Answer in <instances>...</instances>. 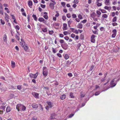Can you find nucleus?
<instances>
[{
	"label": "nucleus",
	"instance_id": "nucleus-13",
	"mask_svg": "<svg viewBox=\"0 0 120 120\" xmlns=\"http://www.w3.org/2000/svg\"><path fill=\"white\" fill-rule=\"evenodd\" d=\"M104 8L105 9L108 10L109 11L111 9V7L110 6H106Z\"/></svg>",
	"mask_w": 120,
	"mask_h": 120
},
{
	"label": "nucleus",
	"instance_id": "nucleus-26",
	"mask_svg": "<svg viewBox=\"0 0 120 120\" xmlns=\"http://www.w3.org/2000/svg\"><path fill=\"white\" fill-rule=\"evenodd\" d=\"M98 30L97 29V30H96L95 31H93L92 30V32L93 33L95 34H98Z\"/></svg>",
	"mask_w": 120,
	"mask_h": 120
},
{
	"label": "nucleus",
	"instance_id": "nucleus-25",
	"mask_svg": "<svg viewBox=\"0 0 120 120\" xmlns=\"http://www.w3.org/2000/svg\"><path fill=\"white\" fill-rule=\"evenodd\" d=\"M52 52L54 53H55L57 51V50H56V49L53 48H52Z\"/></svg>",
	"mask_w": 120,
	"mask_h": 120
},
{
	"label": "nucleus",
	"instance_id": "nucleus-41",
	"mask_svg": "<svg viewBox=\"0 0 120 120\" xmlns=\"http://www.w3.org/2000/svg\"><path fill=\"white\" fill-rule=\"evenodd\" d=\"M96 13L99 15H100L101 14V12L100 11L98 10L97 11Z\"/></svg>",
	"mask_w": 120,
	"mask_h": 120
},
{
	"label": "nucleus",
	"instance_id": "nucleus-33",
	"mask_svg": "<svg viewBox=\"0 0 120 120\" xmlns=\"http://www.w3.org/2000/svg\"><path fill=\"white\" fill-rule=\"evenodd\" d=\"M69 96L72 98H74V97L73 95V94L72 93H70Z\"/></svg>",
	"mask_w": 120,
	"mask_h": 120
},
{
	"label": "nucleus",
	"instance_id": "nucleus-32",
	"mask_svg": "<svg viewBox=\"0 0 120 120\" xmlns=\"http://www.w3.org/2000/svg\"><path fill=\"white\" fill-rule=\"evenodd\" d=\"M100 10L103 13H105L107 12L104 9H100Z\"/></svg>",
	"mask_w": 120,
	"mask_h": 120
},
{
	"label": "nucleus",
	"instance_id": "nucleus-10",
	"mask_svg": "<svg viewBox=\"0 0 120 120\" xmlns=\"http://www.w3.org/2000/svg\"><path fill=\"white\" fill-rule=\"evenodd\" d=\"M49 6L52 9H54V4L52 3H50L49 4Z\"/></svg>",
	"mask_w": 120,
	"mask_h": 120
},
{
	"label": "nucleus",
	"instance_id": "nucleus-2",
	"mask_svg": "<svg viewBox=\"0 0 120 120\" xmlns=\"http://www.w3.org/2000/svg\"><path fill=\"white\" fill-rule=\"evenodd\" d=\"M119 80V79H117L116 78H115L113 79L110 82V86L108 87L107 89L110 87H112L115 86L117 82Z\"/></svg>",
	"mask_w": 120,
	"mask_h": 120
},
{
	"label": "nucleus",
	"instance_id": "nucleus-14",
	"mask_svg": "<svg viewBox=\"0 0 120 120\" xmlns=\"http://www.w3.org/2000/svg\"><path fill=\"white\" fill-rule=\"evenodd\" d=\"M32 106L33 108H37L38 107V106L37 104H33L32 105Z\"/></svg>",
	"mask_w": 120,
	"mask_h": 120
},
{
	"label": "nucleus",
	"instance_id": "nucleus-16",
	"mask_svg": "<svg viewBox=\"0 0 120 120\" xmlns=\"http://www.w3.org/2000/svg\"><path fill=\"white\" fill-rule=\"evenodd\" d=\"M66 96L64 94L61 95L60 96V98L61 100H64V99L66 98Z\"/></svg>",
	"mask_w": 120,
	"mask_h": 120
},
{
	"label": "nucleus",
	"instance_id": "nucleus-45",
	"mask_svg": "<svg viewBox=\"0 0 120 120\" xmlns=\"http://www.w3.org/2000/svg\"><path fill=\"white\" fill-rule=\"evenodd\" d=\"M20 45L22 46L23 47H24V42H23L22 41V42H20Z\"/></svg>",
	"mask_w": 120,
	"mask_h": 120
},
{
	"label": "nucleus",
	"instance_id": "nucleus-30",
	"mask_svg": "<svg viewBox=\"0 0 120 120\" xmlns=\"http://www.w3.org/2000/svg\"><path fill=\"white\" fill-rule=\"evenodd\" d=\"M117 17L116 16L114 17L112 19V21L113 22H115L116 21Z\"/></svg>",
	"mask_w": 120,
	"mask_h": 120
},
{
	"label": "nucleus",
	"instance_id": "nucleus-11",
	"mask_svg": "<svg viewBox=\"0 0 120 120\" xmlns=\"http://www.w3.org/2000/svg\"><path fill=\"white\" fill-rule=\"evenodd\" d=\"M44 14L45 15L43 16V17L46 19H48V17L47 15V13L46 12H45L44 13Z\"/></svg>",
	"mask_w": 120,
	"mask_h": 120
},
{
	"label": "nucleus",
	"instance_id": "nucleus-28",
	"mask_svg": "<svg viewBox=\"0 0 120 120\" xmlns=\"http://www.w3.org/2000/svg\"><path fill=\"white\" fill-rule=\"evenodd\" d=\"M55 118V116L54 114H52L51 115V116L50 117V119H52Z\"/></svg>",
	"mask_w": 120,
	"mask_h": 120
},
{
	"label": "nucleus",
	"instance_id": "nucleus-29",
	"mask_svg": "<svg viewBox=\"0 0 120 120\" xmlns=\"http://www.w3.org/2000/svg\"><path fill=\"white\" fill-rule=\"evenodd\" d=\"M15 28L16 30H19L20 29V27L18 25H16L15 27Z\"/></svg>",
	"mask_w": 120,
	"mask_h": 120
},
{
	"label": "nucleus",
	"instance_id": "nucleus-22",
	"mask_svg": "<svg viewBox=\"0 0 120 120\" xmlns=\"http://www.w3.org/2000/svg\"><path fill=\"white\" fill-rule=\"evenodd\" d=\"M11 66L12 68H14L15 67V62L12 61H11Z\"/></svg>",
	"mask_w": 120,
	"mask_h": 120
},
{
	"label": "nucleus",
	"instance_id": "nucleus-7",
	"mask_svg": "<svg viewBox=\"0 0 120 120\" xmlns=\"http://www.w3.org/2000/svg\"><path fill=\"white\" fill-rule=\"evenodd\" d=\"M32 94L35 98H39V94L35 92L32 93Z\"/></svg>",
	"mask_w": 120,
	"mask_h": 120
},
{
	"label": "nucleus",
	"instance_id": "nucleus-15",
	"mask_svg": "<svg viewBox=\"0 0 120 120\" xmlns=\"http://www.w3.org/2000/svg\"><path fill=\"white\" fill-rule=\"evenodd\" d=\"M5 18L7 22H8L9 20V16L7 14L5 13Z\"/></svg>",
	"mask_w": 120,
	"mask_h": 120
},
{
	"label": "nucleus",
	"instance_id": "nucleus-31",
	"mask_svg": "<svg viewBox=\"0 0 120 120\" xmlns=\"http://www.w3.org/2000/svg\"><path fill=\"white\" fill-rule=\"evenodd\" d=\"M38 20L40 22H42L45 21V19L42 18H39L38 19Z\"/></svg>",
	"mask_w": 120,
	"mask_h": 120
},
{
	"label": "nucleus",
	"instance_id": "nucleus-49",
	"mask_svg": "<svg viewBox=\"0 0 120 120\" xmlns=\"http://www.w3.org/2000/svg\"><path fill=\"white\" fill-rule=\"evenodd\" d=\"M72 18H75L77 16L76 14H73L72 15Z\"/></svg>",
	"mask_w": 120,
	"mask_h": 120
},
{
	"label": "nucleus",
	"instance_id": "nucleus-47",
	"mask_svg": "<svg viewBox=\"0 0 120 120\" xmlns=\"http://www.w3.org/2000/svg\"><path fill=\"white\" fill-rule=\"evenodd\" d=\"M78 18L80 19H82V15H80V14L78 16Z\"/></svg>",
	"mask_w": 120,
	"mask_h": 120
},
{
	"label": "nucleus",
	"instance_id": "nucleus-17",
	"mask_svg": "<svg viewBox=\"0 0 120 120\" xmlns=\"http://www.w3.org/2000/svg\"><path fill=\"white\" fill-rule=\"evenodd\" d=\"M105 3L106 5H109L110 4L109 0H105Z\"/></svg>",
	"mask_w": 120,
	"mask_h": 120
},
{
	"label": "nucleus",
	"instance_id": "nucleus-53",
	"mask_svg": "<svg viewBox=\"0 0 120 120\" xmlns=\"http://www.w3.org/2000/svg\"><path fill=\"white\" fill-rule=\"evenodd\" d=\"M64 38L65 40L68 41L69 40V38L68 37L66 36L64 37Z\"/></svg>",
	"mask_w": 120,
	"mask_h": 120
},
{
	"label": "nucleus",
	"instance_id": "nucleus-50",
	"mask_svg": "<svg viewBox=\"0 0 120 120\" xmlns=\"http://www.w3.org/2000/svg\"><path fill=\"white\" fill-rule=\"evenodd\" d=\"M100 93V92L99 91H97L96 92L95 95V96H97L98 95H99Z\"/></svg>",
	"mask_w": 120,
	"mask_h": 120
},
{
	"label": "nucleus",
	"instance_id": "nucleus-5",
	"mask_svg": "<svg viewBox=\"0 0 120 120\" xmlns=\"http://www.w3.org/2000/svg\"><path fill=\"white\" fill-rule=\"evenodd\" d=\"M47 103L49 106V107L50 108H51L53 107V103L50 101H47L46 102Z\"/></svg>",
	"mask_w": 120,
	"mask_h": 120
},
{
	"label": "nucleus",
	"instance_id": "nucleus-23",
	"mask_svg": "<svg viewBox=\"0 0 120 120\" xmlns=\"http://www.w3.org/2000/svg\"><path fill=\"white\" fill-rule=\"evenodd\" d=\"M32 17L35 20L37 21V18L35 15L33 14L32 15Z\"/></svg>",
	"mask_w": 120,
	"mask_h": 120
},
{
	"label": "nucleus",
	"instance_id": "nucleus-3",
	"mask_svg": "<svg viewBox=\"0 0 120 120\" xmlns=\"http://www.w3.org/2000/svg\"><path fill=\"white\" fill-rule=\"evenodd\" d=\"M48 71L46 70V67H44L43 70V74L44 76L45 77L47 76L48 74Z\"/></svg>",
	"mask_w": 120,
	"mask_h": 120
},
{
	"label": "nucleus",
	"instance_id": "nucleus-44",
	"mask_svg": "<svg viewBox=\"0 0 120 120\" xmlns=\"http://www.w3.org/2000/svg\"><path fill=\"white\" fill-rule=\"evenodd\" d=\"M17 88L19 90H21L22 89V86L18 85L17 86Z\"/></svg>",
	"mask_w": 120,
	"mask_h": 120
},
{
	"label": "nucleus",
	"instance_id": "nucleus-18",
	"mask_svg": "<svg viewBox=\"0 0 120 120\" xmlns=\"http://www.w3.org/2000/svg\"><path fill=\"white\" fill-rule=\"evenodd\" d=\"M83 26L82 24H79L77 26V27L79 29H81L82 28Z\"/></svg>",
	"mask_w": 120,
	"mask_h": 120
},
{
	"label": "nucleus",
	"instance_id": "nucleus-27",
	"mask_svg": "<svg viewBox=\"0 0 120 120\" xmlns=\"http://www.w3.org/2000/svg\"><path fill=\"white\" fill-rule=\"evenodd\" d=\"M91 16L92 17H95L96 16V14L94 12H93L91 14Z\"/></svg>",
	"mask_w": 120,
	"mask_h": 120
},
{
	"label": "nucleus",
	"instance_id": "nucleus-42",
	"mask_svg": "<svg viewBox=\"0 0 120 120\" xmlns=\"http://www.w3.org/2000/svg\"><path fill=\"white\" fill-rule=\"evenodd\" d=\"M0 20L2 24L4 25L5 24V22L4 20H3L2 19H1Z\"/></svg>",
	"mask_w": 120,
	"mask_h": 120
},
{
	"label": "nucleus",
	"instance_id": "nucleus-55",
	"mask_svg": "<svg viewBox=\"0 0 120 120\" xmlns=\"http://www.w3.org/2000/svg\"><path fill=\"white\" fill-rule=\"evenodd\" d=\"M41 7L43 8H44L45 7V5L41 4Z\"/></svg>",
	"mask_w": 120,
	"mask_h": 120
},
{
	"label": "nucleus",
	"instance_id": "nucleus-4",
	"mask_svg": "<svg viewBox=\"0 0 120 120\" xmlns=\"http://www.w3.org/2000/svg\"><path fill=\"white\" fill-rule=\"evenodd\" d=\"M38 75V73L37 72L34 74L30 73L29 74V76L31 78H33L35 79L36 78Z\"/></svg>",
	"mask_w": 120,
	"mask_h": 120
},
{
	"label": "nucleus",
	"instance_id": "nucleus-40",
	"mask_svg": "<svg viewBox=\"0 0 120 120\" xmlns=\"http://www.w3.org/2000/svg\"><path fill=\"white\" fill-rule=\"evenodd\" d=\"M94 67V66L93 65H92L90 68L89 70L90 71H91L93 69Z\"/></svg>",
	"mask_w": 120,
	"mask_h": 120
},
{
	"label": "nucleus",
	"instance_id": "nucleus-12",
	"mask_svg": "<svg viewBox=\"0 0 120 120\" xmlns=\"http://www.w3.org/2000/svg\"><path fill=\"white\" fill-rule=\"evenodd\" d=\"M28 4L29 7L30 8H31L32 5V1L31 0H29L28 1Z\"/></svg>",
	"mask_w": 120,
	"mask_h": 120
},
{
	"label": "nucleus",
	"instance_id": "nucleus-1",
	"mask_svg": "<svg viewBox=\"0 0 120 120\" xmlns=\"http://www.w3.org/2000/svg\"><path fill=\"white\" fill-rule=\"evenodd\" d=\"M26 109V107L23 105L19 104L17 105L16 109L18 111L20 110L22 111H25Z\"/></svg>",
	"mask_w": 120,
	"mask_h": 120
},
{
	"label": "nucleus",
	"instance_id": "nucleus-43",
	"mask_svg": "<svg viewBox=\"0 0 120 120\" xmlns=\"http://www.w3.org/2000/svg\"><path fill=\"white\" fill-rule=\"evenodd\" d=\"M53 33V30H49V33L50 35H52Z\"/></svg>",
	"mask_w": 120,
	"mask_h": 120
},
{
	"label": "nucleus",
	"instance_id": "nucleus-54",
	"mask_svg": "<svg viewBox=\"0 0 120 120\" xmlns=\"http://www.w3.org/2000/svg\"><path fill=\"white\" fill-rule=\"evenodd\" d=\"M106 80V78L105 77L104 78L101 79V82H103L105 80Z\"/></svg>",
	"mask_w": 120,
	"mask_h": 120
},
{
	"label": "nucleus",
	"instance_id": "nucleus-52",
	"mask_svg": "<svg viewBox=\"0 0 120 120\" xmlns=\"http://www.w3.org/2000/svg\"><path fill=\"white\" fill-rule=\"evenodd\" d=\"M91 41L93 43H94L95 41V39L94 38H91Z\"/></svg>",
	"mask_w": 120,
	"mask_h": 120
},
{
	"label": "nucleus",
	"instance_id": "nucleus-64",
	"mask_svg": "<svg viewBox=\"0 0 120 120\" xmlns=\"http://www.w3.org/2000/svg\"><path fill=\"white\" fill-rule=\"evenodd\" d=\"M102 4L101 3H98L97 4V5L98 6H101Z\"/></svg>",
	"mask_w": 120,
	"mask_h": 120
},
{
	"label": "nucleus",
	"instance_id": "nucleus-36",
	"mask_svg": "<svg viewBox=\"0 0 120 120\" xmlns=\"http://www.w3.org/2000/svg\"><path fill=\"white\" fill-rule=\"evenodd\" d=\"M28 47L26 46H25L24 47V49L25 51H27L28 50Z\"/></svg>",
	"mask_w": 120,
	"mask_h": 120
},
{
	"label": "nucleus",
	"instance_id": "nucleus-38",
	"mask_svg": "<svg viewBox=\"0 0 120 120\" xmlns=\"http://www.w3.org/2000/svg\"><path fill=\"white\" fill-rule=\"evenodd\" d=\"M72 22V20L71 19H70L69 21H68V25H70Z\"/></svg>",
	"mask_w": 120,
	"mask_h": 120
},
{
	"label": "nucleus",
	"instance_id": "nucleus-39",
	"mask_svg": "<svg viewBox=\"0 0 120 120\" xmlns=\"http://www.w3.org/2000/svg\"><path fill=\"white\" fill-rule=\"evenodd\" d=\"M0 108L3 109L4 111L5 107V106L3 105H2L0 106Z\"/></svg>",
	"mask_w": 120,
	"mask_h": 120
},
{
	"label": "nucleus",
	"instance_id": "nucleus-24",
	"mask_svg": "<svg viewBox=\"0 0 120 120\" xmlns=\"http://www.w3.org/2000/svg\"><path fill=\"white\" fill-rule=\"evenodd\" d=\"M63 56H64V58L66 60L67 59L69 58V56L67 54L64 55Z\"/></svg>",
	"mask_w": 120,
	"mask_h": 120
},
{
	"label": "nucleus",
	"instance_id": "nucleus-60",
	"mask_svg": "<svg viewBox=\"0 0 120 120\" xmlns=\"http://www.w3.org/2000/svg\"><path fill=\"white\" fill-rule=\"evenodd\" d=\"M61 4L63 7H64L65 5V3L64 2H62L61 3Z\"/></svg>",
	"mask_w": 120,
	"mask_h": 120
},
{
	"label": "nucleus",
	"instance_id": "nucleus-61",
	"mask_svg": "<svg viewBox=\"0 0 120 120\" xmlns=\"http://www.w3.org/2000/svg\"><path fill=\"white\" fill-rule=\"evenodd\" d=\"M79 2V1L78 0H74V3L77 4Z\"/></svg>",
	"mask_w": 120,
	"mask_h": 120
},
{
	"label": "nucleus",
	"instance_id": "nucleus-21",
	"mask_svg": "<svg viewBox=\"0 0 120 120\" xmlns=\"http://www.w3.org/2000/svg\"><path fill=\"white\" fill-rule=\"evenodd\" d=\"M42 30L44 32H45L47 31V29L46 28H43L42 29Z\"/></svg>",
	"mask_w": 120,
	"mask_h": 120
},
{
	"label": "nucleus",
	"instance_id": "nucleus-46",
	"mask_svg": "<svg viewBox=\"0 0 120 120\" xmlns=\"http://www.w3.org/2000/svg\"><path fill=\"white\" fill-rule=\"evenodd\" d=\"M15 37V38L16 39H17L18 41H19V40L20 38L19 37V36H18V35H17L16 34Z\"/></svg>",
	"mask_w": 120,
	"mask_h": 120
},
{
	"label": "nucleus",
	"instance_id": "nucleus-48",
	"mask_svg": "<svg viewBox=\"0 0 120 120\" xmlns=\"http://www.w3.org/2000/svg\"><path fill=\"white\" fill-rule=\"evenodd\" d=\"M116 29H114L112 31V32L113 34H116Z\"/></svg>",
	"mask_w": 120,
	"mask_h": 120
},
{
	"label": "nucleus",
	"instance_id": "nucleus-35",
	"mask_svg": "<svg viewBox=\"0 0 120 120\" xmlns=\"http://www.w3.org/2000/svg\"><path fill=\"white\" fill-rule=\"evenodd\" d=\"M53 25L56 26H58L59 25V24L58 23H54L53 24Z\"/></svg>",
	"mask_w": 120,
	"mask_h": 120
},
{
	"label": "nucleus",
	"instance_id": "nucleus-20",
	"mask_svg": "<svg viewBox=\"0 0 120 120\" xmlns=\"http://www.w3.org/2000/svg\"><path fill=\"white\" fill-rule=\"evenodd\" d=\"M108 17V16L107 15V14H104L102 16V18L103 19H104V18H107Z\"/></svg>",
	"mask_w": 120,
	"mask_h": 120
},
{
	"label": "nucleus",
	"instance_id": "nucleus-62",
	"mask_svg": "<svg viewBox=\"0 0 120 120\" xmlns=\"http://www.w3.org/2000/svg\"><path fill=\"white\" fill-rule=\"evenodd\" d=\"M96 36H95L94 35H92L91 37V38H94L96 37Z\"/></svg>",
	"mask_w": 120,
	"mask_h": 120
},
{
	"label": "nucleus",
	"instance_id": "nucleus-56",
	"mask_svg": "<svg viewBox=\"0 0 120 120\" xmlns=\"http://www.w3.org/2000/svg\"><path fill=\"white\" fill-rule=\"evenodd\" d=\"M60 43L62 44L64 43V41L62 39H60Z\"/></svg>",
	"mask_w": 120,
	"mask_h": 120
},
{
	"label": "nucleus",
	"instance_id": "nucleus-57",
	"mask_svg": "<svg viewBox=\"0 0 120 120\" xmlns=\"http://www.w3.org/2000/svg\"><path fill=\"white\" fill-rule=\"evenodd\" d=\"M74 115V114H71L69 116V118H71Z\"/></svg>",
	"mask_w": 120,
	"mask_h": 120
},
{
	"label": "nucleus",
	"instance_id": "nucleus-34",
	"mask_svg": "<svg viewBox=\"0 0 120 120\" xmlns=\"http://www.w3.org/2000/svg\"><path fill=\"white\" fill-rule=\"evenodd\" d=\"M71 63V62H70L69 60H68L66 62V66H68Z\"/></svg>",
	"mask_w": 120,
	"mask_h": 120
},
{
	"label": "nucleus",
	"instance_id": "nucleus-19",
	"mask_svg": "<svg viewBox=\"0 0 120 120\" xmlns=\"http://www.w3.org/2000/svg\"><path fill=\"white\" fill-rule=\"evenodd\" d=\"M7 36L6 34L4 35L3 37V40L4 41H7Z\"/></svg>",
	"mask_w": 120,
	"mask_h": 120
},
{
	"label": "nucleus",
	"instance_id": "nucleus-37",
	"mask_svg": "<svg viewBox=\"0 0 120 120\" xmlns=\"http://www.w3.org/2000/svg\"><path fill=\"white\" fill-rule=\"evenodd\" d=\"M64 34L65 35H67L68 34H70V33H69L67 31H65L63 32Z\"/></svg>",
	"mask_w": 120,
	"mask_h": 120
},
{
	"label": "nucleus",
	"instance_id": "nucleus-8",
	"mask_svg": "<svg viewBox=\"0 0 120 120\" xmlns=\"http://www.w3.org/2000/svg\"><path fill=\"white\" fill-rule=\"evenodd\" d=\"M63 29L64 30H65L67 29V24L64 23L63 24Z\"/></svg>",
	"mask_w": 120,
	"mask_h": 120
},
{
	"label": "nucleus",
	"instance_id": "nucleus-63",
	"mask_svg": "<svg viewBox=\"0 0 120 120\" xmlns=\"http://www.w3.org/2000/svg\"><path fill=\"white\" fill-rule=\"evenodd\" d=\"M67 17L68 18H70L71 17L70 14L69 13L67 14Z\"/></svg>",
	"mask_w": 120,
	"mask_h": 120
},
{
	"label": "nucleus",
	"instance_id": "nucleus-51",
	"mask_svg": "<svg viewBox=\"0 0 120 120\" xmlns=\"http://www.w3.org/2000/svg\"><path fill=\"white\" fill-rule=\"evenodd\" d=\"M62 18L63 20L64 21V20H65L66 19V16L64 15H63L62 16Z\"/></svg>",
	"mask_w": 120,
	"mask_h": 120
},
{
	"label": "nucleus",
	"instance_id": "nucleus-9",
	"mask_svg": "<svg viewBox=\"0 0 120 120\" xmlns=\"http://www.w3.org/2000/svg\"><path fill=\"white\" fill-rule=\"evenodd\" d=\"M11 108L9 106H8L7 108L6 111L7 112H8L11 111Z\"/></svg>",
	"mask_w": 120,
	"mask_h": 120
},
{
	"label": "nucleus",
	"instance_id": "nucleus-6",
	"mask_svg": "<svg viewBox=\"0 0 120 120\" xmlns=\"http://www.w3.org/2000/svg\"><path fill=\"white\" fill-rule=\"evenodd\" d=\"M61 46L64 49L66 50L67 49V44L65 43L63 44H61Z\"/></svg>",
	"mask_w": 120,
	"mask_h": 120
},
{
	"label": "nucleus",
	"instance_id": "nucleus-58",
	"mask_svg": "<svg viewBox=\"0 0 120 120\" xmlns=\"http://www.w3.org/2000/svg\"><path fill=\"white\" fill-rule=\"evenodd\" d=\"M86 22V19L84 20H83L81 21V22L83 23H85Z\"/></svg>",
	"mask_w": 120,
	"mask_h": 120
},
{
	"label": "nucleus",
	"instance_id": "nucleus-59",
	"mask_svg": "<svg viewBox=\"0 0 120 120\" xmlns=\"http://www.w3.org/2000/svg\"><path fill=\"white\" fill-rule=\"evenodd\" d=\"M112 25L113 26H116L117 25V23L114 22L113 23H112Z\"/></svg>",
	"mask_w": 120,
	"mask_h": 120
}]
</instances>
